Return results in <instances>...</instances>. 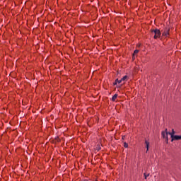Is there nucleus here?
<instances>
[{"mask_svg":"<svg viewBox=\"0 0 181 181\" xmlns=\"http://www.w3.org/2000/svg\"><path fill=\"white\" fill-rule=\"evenodd\" d=\"M165 139H166V143L168 144V137H167Z\"/></svg>","mask_w":181,"mask_h":181,"instance_id":"nucleus-14","label":"nucleus"},{"mask_svg":"<svg viewBox=\"0 0 181 181\" xmlns=\"http://www.w3.org/2000/svg\"><path fill=\"white\" fill-rule=\"evenodd\" d=\"M139 52V50H138V49H136V50L134 51V54H133V58H134V59L135 54H137Z\"/></svg>","mask_w":181,"mask_h":181,"instance_id":"nucleus-9","label":"nucleus"},{"mask_svg":"<svg viewBox=\"0 0 181 181\" xmlns=\"http://www.w3.org/2000/svg\"><path fill=\"white\" fill-rule=\"evenodd\" d=\"M169 31H170V29L169 28H166L165 30V31L163 33V35L165 36V37H168V35H169Z\"/></svg>","mask_w":181,"mask_h":181,"instance_id":"nucleus-3","label":"nucleus"},{"mask_svg":"<svg viewBox=\"0 0 181 181\" xmlns=\"http://www.w3.org/2000/svg\"><path fill=\"white\" fill-rule=\"evenodd\" d=\"M127 78V76H124L121 80L122 81H125Z\"/></svg>","mask_w":181,"mask_h":181,"instance_id":"nucleus-11","label":"nucleus"},{"mask_svg":"<svg viewBox=\"0 0 181 181\" xmlns=\"http://www.w3.org/2000/svg\"><path fill=\"white\" fill-rule=\"evenodd\" d=\"M124 147L125 148H128V144L126 143V142H124Z\"/></svg>","mask_w":181,"mask_h":181,"instance_id":"nucleus-10","label":"nucleus"},{"mask_svg":"<svg viewBox=\"0 0 181 181\" xmlns=\"http://www.w3.org/2000/svg\"><path fill=\"white\" fill-rule=\"evenodd\" d=\"M117 97H118L117 94L114 95L112 98V101H115V100L117 98Z\"/></svg>","mask_w":181,"mask_h":181,"instance_id":"nucleus-8","label":"nucleus"},{"mask_svg":"<svg viewBox=\"0 0 181 181\" xmlns=\"http://www.w3.org/2000/svg\"><path fill=\"white\" fill-rule=\"evenodd\" d=\"M124 138H125V136H123V137H122V139L124 140Z\"/></svg>","mask_w":181,"mask_h":181,"instance_id":"nucleus-15","label":"nucleus"},{"mask_svg":"<svg viewBox=\"0 0 181 181\" xmlns=\"http://www.w3.org/2000/svg\"><path fill=\"white\" fill-rule=\"evenodd\" d=\"M145 179L147 180V177H149V174L146 175V173H144Z\"/></svg>","mask_w":181,"mask_h":181,"instance_id":"nucleus-12","label":"nucleus"},{"mask_svg":"<svg viewBox=\"0 0 181 181\" xmlns=\"http://www.w3.org/2000/svg\"><path fill=\"white\" fill-rule=\"evenodd\" d=\"M151 33L155 34V35H154L155 39L159 37L161 34L160 30H158V29L153 30L151 31Z\"/></svg>","mask_w":181,"mask_h":181,"instance_id":"nucleus-1","label":"nucleus"},{"mask_svg":"<svg viewBox=\"0 0 181 181\" xmlns=\"http://www.w3.org/2000/svg\"><path fill=\"white\" fill-rule=\"evenodd\" d=\"M168 134H169L168 133H165V132H162V136H163V139H167V138H168Z\"/></svg>","mask_w":181,"mask_h":181,"instance_id":"nucleus-5","label":"nucleus"},{"mask_svg":"<svg viewBox=\"0 0 181 181\" xmlns=\"http://www.w3.org/2000/svg\"><path fill=\"white\" fill-rule=\"evenodd\" d=\"M165 134H169V132H168V129H165V132H164Z\"/></svg>","mask_w":181,"mask_h":181,"instance_id":"nucleus-13","label":"nucleus"},{"mask_svg":"<svg viewBox=\"0 0 181 181\" xmlns=\"http://www.w3.org/2000/svg\"><path fill=\"white\" fill-rule=\"evenodd\" d=\"M171 139H172V142H173V141H175H175H180V140H181V136L175 135Z\"/></svg>","mask_w":181,"mask_h":181,"instance_id":"nucleus-2","label":"nucleus"},{"mask_svg":"<svg viewBox=\"0 0 181 181\" xmlns=\"http://www.w3.org/2000/svg\"><path fill=\"white\" fill-rule=\"evenodd\" d=\"M175 132L174 129H172V132H169V135H171V138L175 136Z\"/></svg>","mask_w":181,"mask_h":181,"instance_id":"nucleus-7","label":"nucleus"},{"mask_svg":"<svg viewBox=\"0 0 181 181\" xmlns=\"http://www.w3.org/2000/svg\"><path fill=\"white\" fill-rule=\"evenodd\" d=\"M122 79L119 80L118 78H117V79L115 80V82L113 83V85L115 86V85H117V83H122Z\"/></svg>","mask_w":181,"mask_h":181,"instance_id":"nucleus-6","label":"nucleus"},{"mask_svg":"<svg viewBox=\"0 0 181 181\" xmlns=\"http://www.w3.org/2000/svg\"><path fill=\"white\" fill-rule=\"evenodd\" d=\"M145 144H146V148H147L146 153H148L149 150L150 142L146 140Z\"/></svg>","mask_w":181,"mask_h":181,"instance_id":"nucleus-4","label":"nucleus"}]
</instances>
